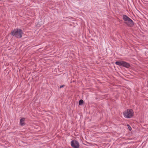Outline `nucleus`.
<instances>
[{
  "mask_svg": "<svg viewBox=\"0 0 148 148\" xmlns=\"http://www.w3.org/2000/svg\"><path fill=\"white\" fill-rule=\"evenodd\" d=\"M11 34L17 38H20L22 36L23 32L22 30L20 29H14L11 31Z\"/></svg>",
  "mask_w": 148,
  "mask_h": 148,
  "instance_id": "nucleus-1",
  "label": "nucleus"
},
{
  "mask_svg": "<svg viewBox=\"0 0 148 148\" xmlns=\"http://www.w3.org/2000/svg\"><path fill=\"white\" fill-rule=\"evenodd\" d=\"M122 18L124 21V23L128 27H132L134 26V23L133 21L126 15H123Z\"/></svg>",
  "mask_w": 148,
  "mask_h": 148,
  "instance_id": "nucleus-2",
  "label": "nucleus"
},
{
  "mask_svg": "<svg viewBox=\"0 0 148 148\" xmlns=\"http://www.w3.org/2000/svg\"><path fill=\"white\" fill-rule=\"evenodd\" d=\"M64 86V85H61L60 86V88H62V87H63Z\"/></svg>",
  "mask_w": 148,
  "mask_h": 148,
  "instance_id": "nucleus-9",
  "label": "nucleus"
},
{
  "mask_svg": "<svg viewBox=\"0 0 148 148\" xmlns=\"http://www.w3.org/2000/svg\"><path fill=\"white\" fill-rule=\"evenodd\" d=\"M116 65L119 66H123V67L129 68L130 66V64L125 61H117L115 62Z\"/></svg>",
  "mask_w": 148,
  "mask_h": 148,
  "instance_id": "nucleus-4",
  "label": "nucleus"
},
{
  "mask_svg": "<svg viewBox=\"0 0 148 148\" xmlns=\"http://www.w3.org/2000/svg\"><path fill=\"white\" fill-rule=\"evenodd\" d=\"M127 126H128V128H129V130L130 131H131L132 130V128H131V127L129 125H127Z\"/></svg>",
  "mask_w": 148,
  "mask_h": 148,
  "instance_id": "nucleus-8",
  "label": "nucleus"
},
{
  "mask_svg": "<svg viewBox=\"0 0 148 148\" xmlns=\"http://www.w3.org/2000/svg\"><path fill=\"white\" fill-rule=\"evenodd\" d=\"M134 112L132 109H127L123 112L124 117L127 118H130L133 115Z\"/></svg>",
  "mask_w": 148,
  "mask_h": 148,
  "instance_id": "nucleus-3",
  "label": "nucleus"
},
{
  "mask_svg": "<svg viewBox=\"0 0 148 148\" xmlns=\"http://www.w3.org/2000/svg\"><path fill=\"white\" fill-rule=\"evenodd\" d=\"M71 146L73 148H79V142L76 140H73L71 141Z\"/></svg>",
  "mask_w": 148,
  "mask_h": 148,
  "instance_id": "nucleus-5",
  "label": "nucleus"
},
{
  "mask_svg": "<svg viewBox=\"0 0 148 148\" xmlns=\"http://www.w3.org/2000/svg\"><path fill=\"white\" fill-rule=\"evenodd\" d=\"M83 103L84 101L82 99L80 100L79 102V105H82L83 104Z\"/></svg>",
  "mask_w": 148,
  "mask_h": 148,
  "instance_id": "nucleus-7",
  "label": "nucleus"
},
{
  "mask_svg": "<svg viewBox=\"0 0 148 148\" xmlns=\"http://www.w3.org/2000/svg\"><path fill=\"white\" fill-rule=\"evenodd\" d=\"M25 119L24 118H22L20 120V123L21 126H23L25 125L24 121Z\"/></svg>",
  "mask_w": 148,
  "mask_h": 148,
  "instance_id": "nucleus-6",
  "label": "nucleus"
}]
</instances>
